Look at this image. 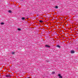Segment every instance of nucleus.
Segmentation results:
<instances>
[{
	"label": "nucleus",
	"instance_id": "9b49d317",
	"mask_svg": "<svg viewBox=\"0 0 78 78\" xmlns=\"http://www.w3.org/2000/svg\"><path fill=\"white\" fill-rule=\"evenodd\" d=\"M1 25H3L4 24V23H1Z\"/></svg>",
	"mask_w": 78,
	"mask_h": 78
},
{
	"label": "nucleus",
	"instance_id": "7ed1b4c3",
	"mask_svg": "<svg viewBox=\"0 0 78 78\" xmlns=\"http://www.w3.org/2000/svg\"><path fill=\"white\" fill-rule=\"evenodd\" d=\"M71 53L73 54L75 53V51H71Z\"/></svg>",
	"mask_w": 78,
	"mask_h": 78
},
{
	"label": "nucleus",
	"instance_id": "9d476101",
	"mask_svg": "<svg viewBox=\"0 0 78 78\" xmlns=\"http://www.w3.org/2000/svg\"><path fill=\"white\" fill-rule=\"evenodd\" d=\"M18 30L19 31H21V29H20L18 28Z\"/></svg>",
	"mask_w": 78,
	"mask_h": 78
},
{
	"label": "nucleus",
	"instance_id": "f8f14e48",
	"mask_svg": "<svg viewBox=\"0 0 78 78\" xmlns=\"http://www.w3.org/2000/svg\"><path fill=\"white\" fill-rule=\"evenodd\" d=\"M15 53L14 52H13L12 53V55H14V54Z\"/></svg>",
	"mask_w": 78,
	"mask_h": 78
},
{
	"label": "nucleus",
	"instance_id": "ddd939ff",
	"mask_svg": "<svg viewBox=\"0 0 78 78\" xmlns=\"http://www.w3.org/2000/svg\"><path fill=\"white\" fill-rule=\"evenodd\" d=\"M22 20H24V19H25V18H22Z\"/></svg>",
	"mask_w": 78,
	"mask_h": 78
},
{
	"label": "nucleus",
	"instance_id": "0eeeda50",
	"mask_svg": "<svg viewBox=\"0 0 78 78\" xmlns=\"http://www.w3.org/2000/svg\"><path fill=\"white\" fill-rule=\"evenodd\" d=\"M9 12L10 13H11V12H12V11H11V10H9Z\"/></svg>",
	"mask_w": 78,
	"mask_h": 78
},
{
	"label": "nucleus",
	"instance_id": "1a4fd4ad",
	"mask_svg": "<svg viewBox=\"0 0 78 78\" xmlns=\"http://www.w3.org/2000/svg\"><path fill=\"white\" fill-rule=\"evenodd\" d=\"M55 9H58V6H56L55 7Z\"/></svg>",
	"mask_w": 78,
	"mask_h": 78
},
{
	"label": "nucleus",
	"instance_id": "6e6552de",
	"mask_svg": "<svg viewBox=\"0 0 78 78\" xmlns=\"http://www.w3.org/2000/svg\"><path fill=\"white\" fill-rule=\"evenodd\" d=\"M40 23H42V22H43V21H42V20H40Z\"/></svg>",
	"mask_w": 78,
	"mask_h": 78
},
{
	"label": "nucleus",
	"instance_id": "f257e3e1",
	"mask_svg": "<svg viewBox=\"0 0 78 78\" xmlns=\"http://www.w3.org/2000/svg\"><path fill=\"white\" fill-rule=\"evenodd\" d=\"M58 76H59V78H62V76H61V75H60L59 74L58 75Z\"/></svg>",
	"mask_w": 78,
	"mask_h": 78
},
{
	"label": "nucleus",
	"instance_id": "20e7f679",
	"mask_svg": "<svg viewBox=\"0 0 78 78\" xmlns=\"http://www.w3.org/2000/svg\"><path fill=\"white\" fill-rule=\"evenodd\" d=\"M45 46L46 47H48V48H50V46L48 45H46Z\"/></svg>",
	"mask_w": 78,
	"mask_h": 78
},
{
	"label": "nucleus",
	"instance_id": "f03ea898",
	"mask_svg": "<svg viewBox=\"0 0 78 78\" xmlns=\"http://www.w3.org/2000/svg\"><path fill=\"white\" fill-rule=\"evenodd\" d=\"M6 77H11V76H10V75H6Z\"/></svg>",
	"mask_w": 78,
	"mask_h": 78
},
{
	"label": "nucleus",
	"instance_id": "423d86ee",
	"mask_svg": "<svg viewBox=\"0 0 78 78\" xmlns=\"http://www.w3.org/2000/svg\"><path fill=\"white\" fill-rule=\"evenodd\" d=\"M57 47H58V48H60L61 47H60V46L59 45H57Z\"/></svg>",
	"mask_w": 78,
	"mask_h": 78
},
{
	"label": "nucleus",
	"instance_id": "39448f33",
	"mask_svg": "<svg viewBox=\"0 0 78 78\" xmlns=\"http://www.w3.org/2000/svg\"><path fill=\"white\" fill-rule=\"evenodd\" d=\"M55 72H52V74H55Z\"/></svg>",
	"mask_w": 78,
	"mask_h": 78
}]
</instances>
